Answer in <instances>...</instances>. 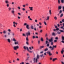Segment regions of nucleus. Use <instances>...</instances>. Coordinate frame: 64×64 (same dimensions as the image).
I'll return each instance as SVG.
<instances>
[{
  "label": "nucleus",
  "mask_w": 64,
  "mask_h": 64,
  "mask_svg": "<svg viewBox=\"0 0 64 64\" xmlns=\"http://www.w3.org/2000/svg\"><path fill=\"white\" fill-rule=\"evenodd\" d=\"M42 31H43V30H40V33H42Z\"/></svg>",
  "instance_id": "obj_34"
},
{
  "label": "nucleus",
  "mask_w": 64,
  "mask_h": 64,
  "mask_svg": "<svg viewBox=\"0 0 64 64\" xmlns=\"http://www.w3.org/2000/svg\"><path fill=\"white\" fill-rule=\"evenodd\" d=\"M43 54H42V55H40V57L41 58L43 57Z\"/></svg>",
  "instance_id": "obj_35"
},
{
  "label": "nucleus",
  "mask_w": 64,
  "mask_h": 64,
  "mask_svg": "<svg viewBox=\"0 0 64 64\" xmlns=\"http://www.w3.org/2000/svg\"><path fill=\"white\" fill-rule=\"evenodd\" d=\"M40 58V56L38 54H37L36 56V58H34V63H37L38 59Z\"/></svg>",
  "instance_id": "obj_1"
},
{
  "label": "nucleus",
  "mask_w": 64,
  "mask_h": 64,
  "mask_svg": "<svg viewBox=\"0 0 64 64\" xmlns=\"http://www.w3.org/2000/svg\"><path fill=\"white\" fill-rule=\"evenodd\" d=\"M24 26H26V25H27V23H25L24 24Z\"/></svg>",
  "instance_id": "obj_58"
},
{
  "label": "nucleus",
  "mask_w": 64,
  "mask_h": 64,
  "mask_svg": "<svg viewBox=\"0 0 64 64\" xmlns=\"http://www.w3.org/2000/svg\"><path fill=\"white\" fill-rule=\"evenodd\" d=\"M3 33H4V34H6V31L5 30H4L3 32Z\"/></svg>",
  "instance_id": "obj_27"
},
{
  "label": "nucleus",
  "mask_w": 64,
  "mask_h": 64,
  "mask_svg": "<svg viewBox=\"0 0 64 64\" xmlns=\"http://www.w3.org/2000/svg\"><path fill=\"white\" fill-rule=\"evenodd\" d=\"M52 35L53 36H54V35H55V33L53 32V33L52 34Z\"/></svg>",
  "instance_id": "obj_39"
},
{
  "label": "nucleus",
  "mask_w": 64,
  "mask_h": 64,
  "mask_svg": "<svg viewBox=\"0 0 64 64\" xmlns=\"http://www.w3.org/2000/svg\"><path fill=\"white\" fill-rule=\"evenodd\" d=\"M30 28L32 30L34 29V26H31Z\"/></svg>",
  "instance_id": "obj_18"
},
{
  "label": "nucleus",
  "mask_w": 64,
  "mask_h": 64,
  "mask_svg": "<svg viewBox=\"0 0 64 64\" xmlns=\"http://www.w3.org/2000/svg\"><path fill=\"white\" fill-rule=\"evenodd\" d=\"M34 21L35 22H38V20H35Z\"/></svg>",
  "instance_id": "obj_51"
},
{
  "label": "nucleus",
  "mask_w": 64,
  "mask_h": 64,
  "mask_svg": "<svg viewBox=\"0 0 64 64\" xmlns=\"http://www.w3.org/2000/svg\"><path fill=\"white\" fill-rule=\"evenodd\" d=\"M24 49L26 50V49H27V50H28V51H29V52L30 53H32V52L31 51L29 50V49H28V47H26L25 46H24Z\"/></svg>",
  "instance_id": "obj_3"
},
{
  "label": "nucleus",
  "mask_w": 64,
  "mask_h": 64,
  "mask_svg": "<svg viewBox=\"0 0 64 64\" xmlns=\"http://www.w3.org/2000/svg\"><path fill=\"white\" fill-rule=\"evenodd\" d=\"M63 16V14H60V17H62Z\"/></svg>",
  "instance_id": "obj_38"
},
{
  "label": "nucleus",
  "mask_w": 64,
  "mask_h": 64,
  "mask_svg": "<svg viewBox=\"0 0 64 64\" xmlns=\"http://www.w3.org/2000/svg\"><path fill=\"white\" fill-rule=\"evenodd\" d=\"M22 29L21 28L20 29V32H22Z\"/></svg>",
  "instance_id": "obj_50"
},
{
  "label": "nucleus",
  "mask_w": 64,
  "mask_h": 64,
  "mask_svg": "<svg viewBox=\"0 0 64 64\" xmlns=\"http://www.w3.org/2000/svg\"><path fill=\"white\" fill-rule=\"evenodd\" d=\"M49 41L50 42H53V38H51L49 40Z\"/></svg>",
  "instance_id": "obj_8"
},
{
  "label": "nucleus",
  "mask_w": 64,
  "mask_h": 64,
  "mask_svg": "<svg viewBox=\"0 0 64 64\" xmlns=\"http://www.w3.org/2000/svg\"><path fill=\"white\" fill-rule=\"evenodd\" d=\"M47 53L48 54L49 56H51L52 55V54L51 53V52L49 51V50L48 51Z\"/></svg>",
  "instance_id": "obj_5"
},
{
  "label": "nucleus",
  "mask_w": 64,
  "mask_h": 64,
  "mask_svg": "<svg viewBox=\"0 0 64 64\" xmlns=\"http://www.w3.org/2000/svg\"><path fill=\"white\" fill-rule=\"evenodd\" d=\"M13 24H16V25H17V24H18V23L16 22H14L13 23Z\"/></svg>",
  "instance_id": "obj_25"
},
{
  "label": "nucleus",
  "mask_w": 64,
  "mask_h": 64,
  "mask_svg": "<svg viewBox=\"0 0 64 64\" xmlns=\"http://www.w3.org/2000/svg\"><path fill=\"white\" fill-rule=\"evenodd\" d=\"M13 48L14 50L17 51V49H19V46H14Z\"/></svg>",
  "instance_id": "obj_4"
},
{
  "label": "nucleus",
  "mask_w": 64,
  "mask_h": 64,
  "mask_svg": "<svg viewBox=\"0 0 64 64\" xmlns=\"http://www.w3.org/2000/svg\"><path fill=\"white\" fill-rule=\"evenodd\" d=\"M49 20V16H48L46 20L47 21V20Z\"/></svg>",
  "instance_id": "obj_21"
},
{
  "label": "nucleus",
  "mask_w": 64,
  "mask_h": 64,
  "mask_svg": "<svg viewBox=\"0 0 64 64\" xmlns=\"http://www.w3.org/2000/svg\"><path fill=\"white\" fill-rule=\"evenodd\" d=\"M52 47H53L54 48H56V47H57V46L56 45L54 46V45Z\"/></svg>",
  "instance_id": "obj_31"
},
{
  "label": "nucleus",
  "mask_w": 64,
  "mask_h": 64,
  "mask_svg": "<svg viewBox=\"0 0 64 64\" xmlns=\"http://www.w3.org/2000/svg\"><path fill=\"white\" fill-rule=\"evenodd\" d=\"M64 50L63 49H62V50L61 51V54H63V53H64Z\"/></svg>",
  "instance_id": "obj_12"
},
{
  "label": "nucleus",
  "mask_w": 64,
  "mask_h": 64,
  "mask_svg": "<svg viewBox=\"0 0 64 64\" xmlns=\"http://www.w3.org/2000/svg\"><path fill=\"white\" fill-rule=\"evenodd\" d=\"M11 30H10V29H9L8 30V32H11Z\"/></svg>",
  "instance_id": "obj_45"
},
{
  "label": "nucleus",
  "mask_w": 64,
  "mask_h": 64,
  "mask_svg": "<svg viewBox=\"0 0 64 64\" xmlns=\"http://www.w3.org/2000/svg\"><path fill=\"white\" fill-rule=\"evenodd\" d=\"M47 47H49V44H48L47 45Z\"/></svg>",
  "instance_id": "obj_54"
},
{
  "label": "nucleus",
  "mask_w": 64,
  "mask_h": 64,
  "mask_svg": "<svg viewBox=\"0 0 64 64\" xmlns=\"http://www.w3.org/2000/svg\"><path fill=\"white\" fill-rule=\"evenodd\" d=\"M41 40L42 41H43V39L42 38H41Z\"/></svg>",
  "instance_id": "obj_43"
},
{
  "label": "nucleus",
  "mask_w": 64,
  "mask_h": 64,
  "mask_svg": "<svg viewBox=\"0 0 64 64\" xmlns=\"http://www.w3.org/2000/svg\"><path fill=\"white\" fill-rule=\"evenodd\" d=\"M11 12L12 14H14V13H15V11H14V10H12Z\"/></svg>",
  "instance_id": "obj_15"
},
{
  "label": "nucleus",
  "mask_w": 64,
  "mask_h": 64,
  "mask_svg": "<svg viewBox=\"0 0 64 64\" xmlns=\"http://www.w3.org/2000/svg\"><path fill=\"white\" fill-rule=\"evenodd\" d=\"M13 26H14V27H16V26H15V24H14Z\"/></svg>",
  "instance_id": "obj_60"
},
{
  "label": "nucleus",
  "mask_w": 64,
  "mask_h": 64,
  "mask_svg": "<svg viewBox=\"0 0 64 64\" xmlns=\"http://www.w3.org/2000/svg\"><path fill=\"white\" fill-rule=\"evenodd\" d=\"M36 38V37H35L34 36H32V38L33 39H34V38Z\"/></svg>",
  "instance_id": "obj_48"
},
{
  "label": "nucleus",
  "mask_w": 64,
  "mask_h": 64,
  "mask_svg": "<svg viewBox=\"0 0 64 64\" xmlns=\"http://www.w3.org/2000/svg\"><path fill=\"white\" fill-rule=\"evenodd\" d=\"M53 44H54V43H53V42H52L51 43V45H53Z\"/></svg>",
  "instance_id": "obj_44"
},
{
  "label": "nucleus",
  "mask_w": 64,
  "mask_h": 64,
  "mask_svg": "<svg viewBox=\"0 0 64 64\" xmlns=\"http://www.w3.org/2000/svg\"><path fill=\"white\" fill-rule=\"evenodd\" d=\"M55 39H56V40H58V38L57 37H56L55 38Z\"/></svg>",
  "instance_id": "obj_53"
},
{
  "label": "nucleus",
  "mask_w": 64,
  "mask_h": 64,
  "mask_svg": "<svg viewBox=\"0 0 64 64\" xmlns=\"http://www.w3.org/2000/svg\"><path fill=\"white\" fill-rule=\"evenodd\" d=\"M56 60H57V58H56L53 59L52 60V61H53V62H54V61H55Z\"/></svg>",
  "instance_id": "obj_20"
},
{
  "label": "nucleus",
  "mask_w": 64,
  "mask_h": 64,
  "mask_svg": "<svg viewBox=\"0 0 64 64\" xmlns=\"http://www.w3.org/2000/svg\"><path fill=\"white\" fill-rule=\"evenodd\" d=\"M48 48H46L44 49V51H48Z\"/></svg>",
  "instance_id": "obj_22"
},
{
  "label": "nucleus",
  "mask_w": 64,
  "mask_h": 64,
  "mask_svg": "<svg viewBox=\"0 0 64 64\" xmlns=\"http://www.w3.org/2000/svg\"><path fill=\"white\" fill-rule=\"evenodd\" d=\"M64 40H62V41H61V42H62V43H64Z\"/></svg>",
  "instance_id": "obj_55"
},
{
  "label": "nucleus",
  "mask_w": 64,
  "mask_h": 64,
  "mask_svg": "<svg viewBox=\"0 0 64 64\" xmlns=\"http://www.w3.org/2000/svg\"><path fill=\"white\" fill-rule=\"evenodd\" d=\"M56 54H58V52H56Z\"/></svg>",
  "instance_id": "obj_63"
},
{
  "label": "nucleus",
  "mask_w": 64,
  "mask_h": 64,
  "mask_svg": "<svg viewBox=\"0 0 64 64\" xmlns=\"http://www.w3.org/2000/svg\"><path fill=\"white\" fill-rule=\"evenodd\" d=\"M54 42H57V40H54Z\"/></svg>",
  "instance_id": "obj_57"
},
{
  "label": "nucleus",
  "mask_w": 64,
  "mask_h": 64,
  "mask_svg": "<svg viewBox=\"0 0 64 64\" xmlns=\"http://www.w3.org/2000/svg\"><path fill=\"white\" fill-rule=\"evenodd\" d=\"M26 34L27 37H28V36H30L31 35V34L29 32H28L26 33Z\"/></svg>",
  "instance_id": "obj_6"
},
{
  "label": "nucleus",
  "mask_w": 64,
  "mask_h": 64,
  "mask_svg": "<svg viewBox=\"0 0 64 64\" xmlns=\"http://www.w3.org/2000/svg\"><path fill=\"white\" fill-rule=\"evenodd\" d=\"M44 48V46H40V49H42V48Z\"/></svg>",
  "instance_id": "obj_17"
},
{
  "label": "nucleus",
  "mask_w": 64,
  "mask_h": 64,
  "mask_svg": "<svg viewBox=\"0 0 64 64\" xmlns=\"http://www.w3.org/2000/svg\"><path fill=\"white\" fill-rule=\"evenodd\" d=\"M8 10L9 11H10V10H11L12 9V8H10V7H9L8 8Z\"/></svg>",
  "instance_id": "obj_19"
},
{
  "label": "nucleus",
  "mask_w": 64,
  "mask_h": 64,
  "mask_svg": "<svg viewBox=\"0 0 64 64\" xmlns=\"http://www.w3.org/2000/svg\"><path fill=\"white\" fill-rule=\"evenodd\" d=\"M9 63H12V62L11 61V60H10L8 61Z\"/></svg>",
  "instance_id": "obj_56"
},
{
  "label": "nucleus",
  "mask_w": 64,
  "mask_h": 64,
  "mask_svg": "<svg viewBox=\"0 0 64 64\" xmlns=\"http://www.w3.org/2000/svg\"><path fill=\"white\" fill-rule=\"evenodd\" d=\"M29 26L28 24L26 25V28L27 29H29L30 28H29Z\"/></svg>",
  "instance_id": "obj_13"
},
{
  "label": "nucleus",
  "mask_w": 64,
  "mask_h": 64,
  "mask_svg": "<svg viewBox=\"0 0 64 64\" xmlns=\"http://www.w3.org/2000/svg\"><path fill=\"white\" fill-rule=\"evenodd\" d=\"M48 43H49V42H48V40H46V44H47Z\"/></svg>",
  "instance_id": "obj_37"
},
{
  "label": "nucleus",
  "mask_w": 64,
  "mask_h": 64,
  "mask_svg": "<svg viewBox=\"0 0 64 64\" xmlns=\"http://www.w3.org/2000/svg\"><path fill=\"white\" fill-rule=\"evenodd\" d=\"M44 23L45 25H47V24L45 21L44 22Z\"/></svg>",
  "instance_id": "obj_32"
},
{
  "label": "nucleus",
  "mask_w": 64,
  "mask_h": 64,
  "mask_svg": "<svg viewBox=\"0 0 64 64\" xmlns=\"http://www.w3.org/2000/svg\"><path fill=\"white\" fill-rule=\"evenodd\" d=\"M60 1L62 3H64V0H60Z\"/></svg>",
  "instance_id": "obj_23"
},
{
  "label": "nucleus",
  "mask_w": 64,
  "mask_h": 64,
  "mask_svg": "<svg viewBox=\"0 0 64 64\" xmlns=\"http://www.w3.org/2000/svg\"><path fill=\"white\" fill-rule=\"evenodd\" d=\"M7 41H8V43H10L11 42V40H10V39L8 38V39L7 40Z\"/></svg>",
  "instance_id": "obj_11"
},
{
  "label": "nucleus",
  "mask_w": 64,
  "mask_h": 64,
  "mask_svg": "<svg viewBox=\"0 0 64 64\" xmlns=\"http://www.w3.org/2000/svg\"><path fill=\"white\" fill-rule=\"evenodd\" d=\"M4 2L6 4H9V1L8 0H6Z\"/></svg>",
  "instance_id": "obj_7"
},
{
  "label": "nucleus",
  "mask_w": 64,
  "mask_h": 64,
  "mask_svg": "<svg viewBox=\"0 0 64 64\" xmlns=\"http://www.w3.org/2000/svg\"><path fill=\"white\" fill-rule=\"evenodd\" d=\"M6 6L7 7H8L9 6V4H7Z\"/></svg>",
  "instance_id": "obj_33"
},
{
  "label": "nucleus",
  "mask_w": 64,
  "mask_h": 64,
  "mask_svg": "<svg viewBox=\"0 0 64 64\" xmlns=\"http://www.w3.org/2000/svg\"><path fill=\"white\" fill-rule=\"evenodd\" d=\"M57 34H61V32H57Z\"/></svg>",
  "instance_id": "obj_30"
},
{
  "label": "nucleus",
  "mask_w": 64,
  "mask_h": 64,
  "mask_svg": "<svg viewBox=\"0 0 64 64\" xmlns=\"http://www.w3.org/2000/svg\"><path fill=\"white\" fill-rule=\"evenodd\" d=\"M49 48L50 49H51V50H54V48L52 46H52H50L49 47Z\"/></svg>",
  "instance_id": "obj_10"
},
{
  "label": "nucleus",
  "mask_w": 64,
  "mask_h": 64,
  "mask_svg": "<svg viewBox=\"0 0 64 64\" xmlns=\"http://www.w3.org/2000/svg\"><path fill=\"white\" fill-rule=\"evenodd\" d=\"M54 18L55 20H57V18L56 16L54 17Z\"/></svg>",
  "instance_id": "obj_36"
},
{
  "label": "nucleus",
  "mask_w": 64,
  "mask_h": 64,
  "mask_svg": "<svg viewBox=\"0 0 64 64\" xmlns=\"http://www.w3.org/2000/svg\"><path fill=\"white\" fill-rule=\"evenodd\" d=\"M29 9H30V10L31 11H33V7H29Z\"/></svg>",
  "instance_id": "obj_16"
},
{
  "label": "nucleus",
  "mask_w": 64,
  "mask_h": 64,
  "mask_svg": "<svg viewBox=\"0 0 64 64\" xmlns=\"http://www.w3.org/2000/svg\"><path fill=\"white\" fill-rule=\"evenodd\" d=\"M3 37H5V38H6V37H7V35H4V36H3Z\"/></svg>",
  "instance_id": "obj_42"
},
{
  "label": "nucleus",
  "mask_w": 64,
  "mask_h": 64,
  "mask_svg": "<svg viewBox=\"0 0 64 64\" xmlns=\"http://www.w3.org/2000/svg\"><path fill=\"white\" fill-rule=\"evenodd\" d=\"M34 31H36V28H34Z\"/></svg>",
  "instance_id": "obj_62"
},
{
  "label": "nucleus",
  "mask_w": 64,
  "mask_h": 64,
  "mask_svg": "<svg viewBox=\"0 0 64 64\" xmlns=\"http://www.w3.org/2000/svg\"><path fill=\"white\" fill-rule=\"evenodd\" d=\"M60 31L61 32H63V30H60Z\"/></svg>",
  "instance_id": "obj_49"
},
{
  "label": "nucleus",
  "mask_w": 64,
  "mask_h": 64,
  "mask_svg": "<svg viewBox=\"0 0 64 64\" xmlns=\"http://www.w3.org/2000/svg\"><path fill=\"white\" fill-rule=\"evenodd\" d=\"M59 30V28H57L56 29V30Z\"/></svg>",
  "instance_id": "obj_59"
},
{
  "label": "nucleus",
  "mask_w": 64,
  "mask_h": 64,
  "mask_svg": "<svg viewBox=\"0 0 64 64\" xmlns=\"http://www.w3.org/2000/svg\"><path fill=\"white\" fill-rule=\"evenodd\" d=\"M62 13V10H60V11L59 14H61Z\"/></svg>",
  "instance_id": "obj_29"
},
{
  "label": "nucleus",
  "mask_w": 64,
  "mask_h": 64,
  "mask_svg": "<svg viewBox=\"0 0 64 64\" xmlns=\"http://www.w3.org/2000/svg\"><path fill=\"white\" fill-rule=\"evenodd\" d=\"M13 41H14V42H15L14 43L15 45H17V44H19V42H18V41H16H16H17V40H16V39H15V38H13Z\"/></svg>",
  "instance_id": "obj_2"
},
{
  "label": "nucleus",
  "mask_w": 64,
  "mask_h": 64,
  "mask_svg": "<svg viewBox=\"0 0 64 64\" xmlns=\"http://www.w3.org/2000/svg\"><path fill=\"white\" fill-rule=\"evenodd\" d=\"M26 41H28L29 40H28V36H27L26 38Z\"/></svg>",
  "instance_id": "obj_40"
},
{
  "label": "nucleus",
  "mask_w": 64,
  "mask_h": 64,
  "mask_svg": "<svg viewBox=\"0 0 64 64\" xmlns=\"http://www.w3.org/2000/svg\"><path fill=\"white\" fill-rule=\"evenodd\" d=\"M49 13L50 15L51 14H52V13H51V10H49Z\"/></svg>",
  "instance_id": "obj_24"
},
{
  "label": "nucleus",
  "mask_w": 64,
  "mask_h": 64,
  "mask_svg": "<svg viewBox=\"0 0 64 64\" xmlns=\"http://www.w3.org/2000/svg\"><path fill=\"white\" fill-rule=\"evenodd\" d=\"M26 6V5H23V6H22L23 7H25Z\"/></svg>",
  "instance_id": "obj_52"
},
{
  "label": "nucleus",
  "mask_w": 64,
  "mask_h": 64,
  "mask_svg": "<svg viewBox=\"0 0 64 64\" xmlns=\"http://www.w3.org/2000/svg\"><path fill=\"white\" fill-rule=\"evenodd\" d=\"M62 22H64V19H63L62 20Z\"/></svg>",
  "instance_id": "obj_64"
},
{
  "label": "nucleus",
  "mask_w": 64,
  "mask_h": 64,
  "mask_svg": "<svg viewBox=\"0 0 64 64\" xmlns=\"http://www.w3.org/2000/svg\"><path fill=\"white\" fill-rule=\"evenodd\" d=\"M58 3L59 4H60V0H58Z\"/></svg>",
  "instance_id": "obj_28"
},
{
  "label": "nucleus",
  "mask_w": 64,
  "mask_h": 64,
  "mask_svg": "<svg viewBox=\"0 0 64 64\" xmlns=\"http://www.w3.org/2000/svg\"><path fill=\"white\" fill-rule=\"evenodd\" d=\"M15 35V34H14V32H13L12 34V36L14 37V35Z\"/></svg>",
  "instance_id": "obj_26"
},
{
  "label": "nucleus",
  "mask_w": 64,
  "mask_h": 64,
  "mask_svg": "<svg viewBox=\"0 0 64 64\" xmlns=\"http://www.w3.org/2000/svg\"><path fill=\"white\" fill-rule=\"evenodd\" d=\"M62 11L64 12V6L62 7Z\"/></svg>",
  "instance_id": "obj_41"
},
{
  "label": "nucleus",
  "mask_w": 64,
  "mask_h": 64,
  "mask_svg": "<svg viewBox=\"0 0 64 64\" xmlns=\"http://www.w3.org/2000/svg\"><path fill=\"white\" fill-rule=\"evenodd\" d=\"M8 35H10V33L9 32H8Z\"/></svg>",
  "instance_id": "obj_47"
},
{
  "label": "nucleus",
  "mask_w": 64,
  "mask_h": 64,
  "mask_svg": "<svg viewBox=\"0 0 64 64\" xmlns=\"http://www.w3.org/2000/svg\"><path fill=\"white\" fill-rule=\"evenodd\" d=\"M26 44L27 45H29V43L28 42H26Z\"/></svg>",
  "instance_id": "obj_46"
},
{
  "label": "nucleus",
  "mask_w": 64,
  "mask_h": 64,
  "mask_svg": "<svg viewBox=\"0 0 64 64\" xmlns=\"http://www.w3.org/2000/svg\"><path fill=\"white\" fill-rule=\"evenodd\" d=\"M49 48L50 49H51V50H54V48L52 46H52H50L49 47Z\"/></svg>",
  "instance_id": "obj_9"
},
{
  "label": "nucleus",
  "mask_w": 64,
  "mask_h": 64,
  "mask_svg": "<svg viewBox=\"0 0 64 64\" xmlns=\"http://www.w3.org/2000/svg\"><path fill=\"white\" fill-rule=\"evenodd\" d=\"M62 8V6H58V10H59L60 9H61Z\"/></svg>",
  "instance_id": "obj_14"
},
{
  "label": "nucleus",
  "mask_w": 64,
  "mask_h": 64,
  "mask_svg": "<svg viewBox=\"0 0 64 64\" xmlns=\"http://www.w3.org/2000/svg\"><path fill=\"white\" fill-rule=\"evenodd\" d=\"M12 5H14V2H12Z\"/></svg>",
  "instance_id": "obj_61"
}]
</instances>
